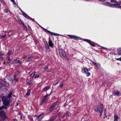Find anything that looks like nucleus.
<instances>
[{
    "mask_svg": "<svg viewBox=\"0 0 121 121\" xmlns=\"http://www.w3.org/2000/svg\"><path fill=\"white\" fill-rule=\"evenodd\" d=\"M67 35L71 39H77L78 38V37L75 35Z\"/></svg>",
    "mask_w": 121,
    "mask_h": 121,
    "instance_id": "nucleus-9",
    "label": "nucleus"
},
{
    "mask_svg": "<svg viewBox=\"0 0 121 121\" xmlns=\"http://www.w3.org/2000/svg\"><path fill=\"white\" fill-rule=\"evenodd\" d=\"M59 82V81H58L57 82H56L55 83H54V84H53V85H57V84H58V83Z\"/></svg>",
    "mask_w": 121,
    "mask_h": 121,
    "instance_id": "nucleus-47",
    "label": "nucleus"
},
{
    "mask_svg": "<svg viewBox=\"0 0 121 121\" xmlns=\"http://www.w3.org/2000/svg\"><path fill=\"white\" fill-rule=\"evenodd\" d=\"M50 88V87L49 86H47L43 89V90L44 91H45L46 90H48Z\"/></svg>",
    "mask_w": 121,
    "mask_h": 121,
    "instance_id": "nucleus-14",
    "label": "nucleus"
},
{
    "mask_svg": "<svg viewBox=\"0 0 121 121\" xmlns=\"http://www.w3.org/2000/svg\"><path fill=\"white\" fill-rule=\"evenodd\" d=\"M18 21H19V22L21 23V24H22V23H23L22 22V21L21 20V19H18Z\"/></svg>",
    "mask_w": 121,
    "mask_h": 121,
    "instance_id": "nucleus-39",
    "label": "nucleus"
},
{
    "mask_svg": "<svg viewBox=\"0 0 121 121\" xmlns=\"http://www.w3.org/2000/svg\"><path fill=\"white\" fill-rule=\"evenodd\" d=\"M2 99L4 105L0 107V110H2L4 109H6L8 108L7 106L9 105L11 100L10 99H7L6 97L5 96H2Z\"/></svg>",
    "mask_w": 121,
    "mask_h": 121,
    "instance_id": "nucleus-1",
    "label": "nucleus"
},
{
    "mask_svg": "<svg viewBox=\"0 0 121 121\" xmlns=\"http://www.w3.org/2000/svg\"><path fill=\"white\" fill-rule=\"evenodd\" d=\"M44 43L45 44V45H46L47 44H48V43H47V41H45L44 42Z\"/></svg>",
    "mask_w": 121,
    "mask_h": 121,
    "instance_id": "nucleus-53",
    "label": "nucleus"
},
{
    "mask_svg": "<svg viewBox=\"0 0 121 121\" xmlns=\"http://www.w3.org/2000/svg\"><path fill=\"white\" fill-rule=\"evenodd\" d=\"M33 57L32 56H30L27 59L26 61L27 62H29L31 61Z\"/></svg>",
    "mask_w": 121,
    "mask_h": 121,
    "instance_id": "nucleus-13",
    "label": "nucleus"
},
{
    "mask_svg": "<svg viewBox=\"0 0 121 121\" xmlns=\"http://www.w3.org/2000/svg\"><path fill=\"white\" fill-rule=\"evenodd\" d=\"M88 71V69L86 68H84V69L82 70V71L84 73L86 74Z\"/></svg>",
    "mask_w": 121,
    "mask_h": 121,
    "instance_id": "nucleus-11",
    "label": "nucleus"
},
{
    "mask_svg": "<svg viewBox=\"0 0 121 121\" xmlns=\"http://www.w3.org/2000/svg\"><path fill=\"white\" fill-rule=\"evenodd\" d=\"M3 54L2 53H0V58L2 59L3 58L2 57Z\"/></svg>",
    "mask_w": 121,
    "mask_h": 121,
    "instance_id": "nucleus-32",
    "label": "nucleus"
},
{
    "mask_svg": "<svg viewBox=\"0 0 121 121\" xmlns=\"http://www.w3.org/2000/svg\"><path fill=\"white\" fill-rule=\"evenodd\" d=\"M6 59L8 60L7 63H9L11 61V60L10 58L8 56L7 57Z\"/></svg>",
    "mask_w": 121,
    "mask_h": 121,
    "instance_id": "nucleus-21",
    "label": "nucleus"
},
{
    "mask_svg": "<svg viewBox=\"0 0 121 121\" xmlns=\"http://www.w3.org/2000/svg\"><path fill=\"white\" fill-rule=\"evenodd\" d=\"M117 60H120L121 61V57L120 58H118L116 59Z\"/></svg>",
    "mask_w": 121,
    "mask_h": 121,
    "instance_id": "nucleus-40",
    "label": "nucleus"
},
{
    "mask_svg": "<svg viewBox=\"0 0 121 121\" xmlns=\"http://www.w3.org/2000/svg\"><path fill=\"white\" fill-rule=\"evenodd\" d=\"M22 24L23 25V27L26 30H27V28L24 24L23 23H22Z\"/></svg>",
    "mask_w": 121,
    "mask_h": 121,
    "instance_id": "nucleus-26",
    "label": "nucleus"
},
{
    "mask_svg": "<svg viewBox=\"0 0 121 121\" xmlns=\"http://www.w3.org/2000/svg\"><path fill=\"white\" fill-rule=\"evenodd\" d=\"M90 73L88 72L87 73H86V77H88L90 75Z\"/></svg>",
    "mask_w": 121,
    "mask_h": 121,
    "instance_id": "nucleus-29",
    "label": "nucleus"
},
{
    "mask_svg": "<svg viewBox=\"0 0 121 121\" xmlns=\"http://www.w3.org/2000/svg\"><path fill=\"white\" fill-rule=\"evenodd\" d=\"M23 14L25 17H26V18H27L28 19H29L30 20H32L33 21L35 22V21L34 20V19H32V18L31 17H30L29 16L27 15L25 13H23Z\"/></svg>",
    "mask_w": 121,
    "mask_h": 121,
    "instance_id": "nucleus-8",
    "label": "nucleus"
},
{
    "mask_svg": "<svg viewBox=\"0 0 121 121\" xmlns=\"http://www.w3.org/2000/svg\"><path fill=\"white\" fill-rule=\"evenodd\" d=\"M118 117L117 115H115L114 116V121H118Z\"/></svg>",
    "mask_w": 121,
    "mask_h": 121,
    "instance_id": "nucleus-17",
    "label": "nucleus"
},
{
    "mask_svg": "<svg viewBox=\"0 0 121 121\" xmlns=\"http://www.w3.org/2000/svg\"><path fill=\"white\" fill-rule=\"evenodd\" d=\"M117 52L119 55H121V48H118Z\"/></svg>",
    "mask_w": 121,
    "mask_h": 121,
    "instance_id": "nucleus-12",
    "label": "nucleus"
},
{
    "mask_svg": "<svg viewBox=\"0 0 121 121\" xmlns=\"http://www.w3.org/2000/svg\"><path fill=\"white\" fill-rule=\"evenodd\" d=\"M99 0L100 1H102L103 2H104V1H105L104 0Z\"/></svg>",
    "mask_w": 121,
    "mask_h": 121,
    "instance_id": "nucleus-54",
    "label": "nucleus"
},
{
    "mask_svg": "<svg viewBox=\"0 0 121 121\" xmlns=\"http://www.w3.org/2000/svg\"><path fill=\"white\" fill-rule=\"evenodd\" d=\"M101 113H100V116H100H100H101Z\"/></svg>",
    "mask_w": 121,
    "mask_h": 121,
    "instance_id": "nucleus-62",
    "label": "nucleus"
},
{
    "mask_svg": "<svg viewBox=\"0 0 121 121\" xmlns=\"http://www.w3.org/2000/svg\"><path fill=\"white\" fill-rule=\"evenodd\" d=\"M30 90H29L28 91L27 93H26V95H27L29 96L30 94Z\"/></svg>",
    "mask_w": 121,
    "mask_h": 121,
    "instance_id": "nucleus-23",
    "label": "nucleus"
},
{
    "mask_svg": "<svg viewBox=\"0 0 121 121\" xmlns=\"http://www.w3.org/2000/svg\"><path fill=\"white\" fill-rule=\"evenodd\" d=\"M27 56V55H25L23 56V59H25L26 58Z\"/></svg>",
    "mask_w": 121,
    "mask_h": 121,
    "instance_id": "nucleus-44",
    "label": "nucleus"
},
{
    "mask_svg": "<svg viewBox=\"0 0 121 121\" xmlns=\"http://www.w3.org/2000/svg\"><path fill=\"white\" fill-rule=\"evenodd\" d=\"M47 99V98H44V99L42 100L41 102V104L42 105L45 101Z\"/></svg>",
    "mask_w": 121,
    "mask_h": 121,
    "instance_id": "nucleus-18",
    "label": "nucleus"
},
{
    "mask_svg": "<svg viewBox=\"0 0 121 121\" xmlns=\"http://www.w3.org/2000/svg\"><path fill=\"white\" fill-rule=\"evenodd\" d=\"M14 121H18L17 119H14Z\"/></svg>",
    "mask_w": 121,
    "mask_h": 121,
    "instance_id": "nucleus-56",
    "label": "nucleus"
},
{
    "mask_svg": "<svg viewBox=\"0 0 121 121\" xmlns=\"http://www.w3.org/2000/svg\"><path fill=\"white\" fill-rule=\"evenodd\" d=\"M2 85V84L0 82V88H1Z\"/></svg>",
    "mask_w": 121,
    "mask_h": 121,
    "instance_id": "nucleus-51",
    "label": "nucleus"
},
{
    "mask_svg": "<svg viewBox=\"0 0 121 121\" xmlns=\"http://www.w3.org/2000/svg\"><path fill=\"white\" fill-rule=\"evenodd\" d=\"M54 109H53L52 108H50V109L49 110V111L50 112H52L53 110Z\"/></svg>",
    "mask_w": 121,
    "mask_h": 121,
    "instance_id": "nucleus-50",
    "label": "nucleus"
},
{
    "mask_svg": "<svg viewBox=\"0 0 121 121\" xmlns=\"http://www.w3.org/2000/svg\"><path fill=\"white\" fill-rule=\"evenodd\" d=\"M35 73L36 72H34V73H32L30 75V77L32 78L35 75Z\"/></svg>",
    "mask_w": 121,
    "mask_h": 121,
    "instance_id": "nucleus-24",
    "label": "nucleus"
},
{
    "mask_svg": "<svg viewBox=\"0 0 121 121\" xmlns=\"http://www.w3.org/2000/svg\"><path fill=\"white\" fill-rule=\"evenodd\" d=\"M34 41L35 43H39V41L36 39H35Z\"/></svg>",
    "mask_w": 121,
    "mask_h": 121,
    "instance_id": "nucleus-37",
    "label": "nucleus"
},
{
    "mask_svg": "<svg viewBox=\"0 0 121 121\" xmlns=\"http://www.w3.org/2000/svg\"><path fill=\"white\" fill-rule=\"evenodd\" d=\"M18 105V103L17 104L16 106H17Z\"/></svg>",
    "mask_w": 121,
    "mask_h": 121,
    "instance_id": "nucleus-60",
    "label": "nucleus"
},
{
    "mask_svg": "<svg viewBox=\"0 0 121 121\" xmlns=\"http://www.w3.org/2000/svg\"><path fill=\"white\" fill-rule=\"evenodd\" d=\"M63 83L61 84V85L60 86L61 87H62L63 86Z\"/></svg>",
    "mask_w": 121,
    "mask_h": 121,
    "instance_id": "nucleus-52",
    "label": "nucleus"
},
{
    "mask_svg": "<svg viewBox=\"0 0 121 121\" xmlns=\"http://www.w3.org/2000/svg\"><path fill=\"white\" fill-rule=\"evenodd\" d=\"M57 103V102H56L54 103L52 106L50 108H51L52 109H53L56 106V104Z\"/></svg>",
    "mask_w": 121,
    "mask_h": 121,
    "instance_id": "nucleus-16",
    "label": "nucleus"
},
{
    "mask_svg": "<svg viewBox=\"0 0 121 121\" xmlns=\"http://www.w3.org/2000/svg\"><path fill=\"white\" fill-rule=\"evenodd\" d=\"M39 77V75H36L35 77L34 78H38Z\"/></svg>",
    "mask_w": 121,
    "mask_h": 121,
    "instance_id": "nucleus-41",
    "label": "nucleus"
},
{
    "mask_svg": "<svg viewBox=\"0 0 121 121\" xmlns=\"http://www.w3.org/2000/svg\"><path fill=\"white\" fill-rule=\"evenodd\" d=\"M90 61H92V62L93 64V65H95L96 64V63H97L94 62L92 60H90Z\"/></svg>",
    "mask_w": 121,
    "mask_h": 121,
    "instance_id": "nucleus-43",
    "label": "nucleus"
},
{
    "mask_svg": "<svg viewBox=\"0 0 121 121\" xmlns=\"http://www.w3.org/2000/svg\"><path fill=\"white\" fill-rule=\"evenodd\" d=\"M48 43L49 45V46L52 48L53 47V44L52 41L50 40V39L49 42Z\"/></svg>",
    "mask_w": 121,
    "mask_h": 121,
    "instance_id": "nucleus-10",
    "label": "nucleus"
},
{
    "mask_svg": "<svg viewBox=\"0 0 121 121\" xmlns=\"http://www.w3.org/2000/svg\"><path fill=\"white\" fill-rule=\"evenodd\" d=\"M65 115H63V117H64V116H65Z\"/></svg>",
    "mask_w": 121,
    "mask_h": 121,
    "instance_id": "nucleus-61",
    "label": "nucleus"
},
{
    "mask_svg": "<svg viewBox=\"0 0 121 121\" xmlns=\"http://www.w3.org/2000/svg\"><path fill=\"white\" fill-rule=\"evenodd\" d=\"M1 36L0 35V38H1Z\"/></svg>",
    "mask_w": 121,
    "mask_h": 121,
    "instance_id": "nucleus-63",
    "label": "nucleus"
},
{
    "mask_svg": "<svg viewBox=\"0 0 121 121\" xmlns=\"http://www.w3.org/2000/svg\"><path fill=\"white\" fill-rule=\"evenodd\" d=\"M68 111H66V113H67V116H66V117H68L69 116V115L68 113Z\"/></svg>",
    "mask_w": 121,
    "mask_h": 121,
    "instance_id": "nucleus-46",
    "label": "nucleus"
},
{
    "mask_svg": "<svg viewBox=\"0 0 121 121\" xmlns=\"http://www.w3.org/2000/svg\"><path fill=\"white\" fill-rule=\"evenodd\" d=\"M36 121H36V120H37V119H36Z\"/></svg>",
    "mask_w": 121,
    "mask_h": 121,
    "instance_id": "nucleus-64",
    "label": "nucleus"
},
{
    "mask_svg": "<svg viewBox=\"0 0 121 121\" xmlns=\"http://www.w3.org/2000/svg\"><path fill=\"white\" fill-rule=\"evenodd\" d=\"M29 119L31 120V121H33V118L32 117H30L29 118Z\"/></svg>",
    "mask_w": 121,
    "mask_h": 121,
    "instance_id": "nucleus-42",
    "label": "nucleus"
},
{
    "mask_svg": "<svg viewBox=\"0 0 121 121\" xmlns=\"http://www.w3.org/2000/svg\"><path fill=\"white\" fill-rule=\"evenodd\" d=\"M39 26H40V27H41L42 28V29H43L44 30H45V29L44 28H43V27H42L40 25H39Z\"/></svg>",
    "mask_w": 121,
    "mask_h": 121,
    "instance_id": "nucleus-55",
    "label": "nucleus"
},
{
    "mask_svg": "<svg viewBox=\"0 0 121 121\" xmlns=\"http://www.w3.org/2000/svg\"><path fill=\"white\" fill-rule=\"evenodd\" d=\"M48 96V94H46L44 97V98H46V97H47Z\"/></svg>",
    "mask_w": 121,
    "mask_h": 121,
    "instance_id": "nucleus-48",
    "label": "nucleus"
},
{
    "mask_svg": "<svg viewBox=\"0 0 121 121\" xmlns=\"http://www.w3.org/2000/svg\"><path fill=\"white\" fill-rule=\"evenodd\" d=\"M6 36V35L5 34L3 36H1V39H3Z\"/></svg>",
    "mask_w": 121,
    "mask_h": 121,
    "instance_id": "nucleus-31",
    "label": "nucleus"
},
{
    "mask_svg": "<svg viewBox=\"0 0 121 121\" xmlns=\"http://www.w3.org/2000/svg\"><path fill=\"white\" fill-rule=\"evenodd\" d=\"M97 67H99L100 66V64L96 63V64L95 65Z\"/></svg>",
    "mask_w": 121,
    "mask_h": 121,
    "instance_id": "nucleus-34",
    "label": "nucleus"
},
{
    "mask_svg": "<svg viewBox=\"0 0 121 121\" xmlns=\"http://www.w3.org/2000/svg\"><path fill=\"white\" fill-rule=\"evenodd\" d=\"M110 1L112 3H115V2H117V1H115V0H111Z\"/></svg>",
    "mask_w": 121,
    "mask_h": 121,
    "instance_id": "nucleus-35",
    "label": "nucleus"
},
{
    "mask_svg": "<svg viewBox=\"0 0 121 121\" xmlns=\"http://www.w3.org/2000/svg\"><path fill=\"white\" fill-rule=\"evenodd\" d=\"M95 111L100 113H101L103 112V110L101 107L100 106H98L95 109Z\"/></svg>",
    "mask_w": 121,
    "mask_h": 121,
    "instance_id": "nucleus-4",
    "label": "nucleus"
},
{
    "mask_svg": "<svg viewBox=\"0 0 121 121\" xmlns=\"http://www.w3.org/2000/svg\"><path fill=\"white\" fill-rule=\"evenodd\" d=\"M43 68L44 69V70H46L47 69H48V67L47 66H46L45 67Z\"/></svg>",
    "mask_w": 121,
    "mask_h": 121,
    "instance_id": "nucleus-33",
    "label": "nucleus"
},
{
    "mask_svg": "<svg viewBox=\"0 0 121 121\" xmlns=\"http://www.w3.org/2000/svg\"><path fill=\"white\" fill-rule=\"evenodd\" d=\"M17 60H14L13 62V63L14 64H15L16 63H17Z\"/></svg>",
    "mask_w": 121,
    "mask_h": 121,
    "instance_id": "nucleus-28",
    "label": "nucleus"
},
{
    "mask_svg": "<svg viewBox=\"0 0 121 121\" xmlns=\"http://www.w3.org/2000/svg\"><path fill=\"white\" fill-rule=\"evenodd\" d=\"M0 117L4 120L7 117L5 112L3 111L0 112Z\"/></svg>",
    "mask_w": 121,
    "mask_h": 121,
    "instance_id": "nucleus-3",
    "label": "nucleus"
},
{
    "mask_svg": "<svg viewBox=\"0 0 121 121\" xmlns=\"http://www.w3.org/2000/svg\"><path fill=\"white\" fill-rule=\"evenodd\" d=\"M13 77H14V79L15 81L16 82L18 81V80L17 78V76L16 75H15L13 76Z\"/></svg>",
    "mask_w": 121,
    "mask_h": 121,
    "instance_id": "nucleus-20",
    "label": "nucleus"
},
{
    "mask_svg": "<svg viewBox=\"0 0 121 121\" xmlns=\"http://www.w3.org/2000/svg\"><path fill=\"white\" fill-rule=\"evenodd\" d=\"M52 90L51 92H50V94H49V95H51V93H52Z\"/></svg>",
    "mask_w": 121,
    "mask_h": 121,
    "instance_id": "nucleus-59",
    "label": "nucleus"
},
{
    "mask_svg": "<svg viewBox=\"0 0 121 121\" xmlns=\"http://www.w3.org/2000/svg\"><path fill=\"white\" fill-rule=\"evenodd\" d=\"M43 114H41L37 116V120L38 121H40L43 118Z\"/></svg>",
    "mask_w": 121,
    "mask_h": 121,
    "instance_id": "nucleus-7",
    "label": "nucleus"
},
{
    "mask_svg": "<svg viewBox=\"0 0 121 121\" xmlns=\"http://www.w3.org/2000/svg\"><path fill=\"white\" fill-rule=\"evenodd\" d=\"M12 92H10L7 96V98L8 99H9L11 98V95H12Z\"/></svg>",
    "mask_w": 121,
    "mask_h": 121,
    "instance_id": "nucleus-19",
    "label": "nucleus"
},
{
    "mask_svg": "<svg viewBox=\"0 0 121 121\" xmlns=\"http://www.w3.org/2000/svg\"><path fill=\"white\" fill-rule=\"evenodd\" d=\"M56 118V116H54L52 117L48 121H52L54 120Z\"/></svg>",
    "mask_w": 121,
    "mask_h": 121,
    "instance_id": "nucleus-15",
    "label": "nucleus"
},
{
    "mask_svg": "<svg viewBox=\"0 0 121 121\" xmlns=\"http://www.w3.org/2000/svg\"><path fill=\"white\" fill-rule=\"evenodd\" d=\"M4 10L5 12L6 13H8V10L6 9H4Z\"/></svg>",
    "mask_w": 121,
    "mask_h": 121,
    "instance_id": "nucleus-36",
    "label": "nucleus"
},
{
    "mask_svg": "<svg viewBox=\"0 0 121 121\" xmlns=\"http://www.w3.org/2000/svg\"><path fill=\"white\" fill-rule=\"evenodd\" d=\"M84 40L86 42L89 43L90 45H91L92 46L94 47L95 46V45L94 44V43L92 41H91L89 40L88 39H85Z\"/></svg>",
    "mask_w": 121,
    "mask_h": 121,
    "instance_id": "nucleus-5",
    "label": "nucleus"
},
{
    "mask_svg": "<svg viewBox=\"0 0 121 121\" xmlns=\"http://www.w3.org/2000/svg\"><path fill=\"white\" fill-rule=\"evenodd\" d=\"M13 4H15V5H16V3L15 2H14H14H13Z\"/></svg>",
    "mask_w": 121,
    "mask_h": 121,
    "instance_id": "nucleus-57",
    "label": "nucleus"
},
{
    "mask_svg": "<svg viewBox=\"0 0 121 121\" xmlns=\"http://www.w3.org/2000/svg\"><path fill=\"white\" fill-rule=\"evenodd\" d=\"M11 51L9 52L8 53L7 55H8V56H9L11 54Z\"/></svg>",
    "mask_w": 121,
    "mask_h": 121,
    "instance_id": "nucleus-45",
    "label": "nucleus"
},
{
    "mask_svg": "<svg viewBox=\"0 0 121 121\" xmlns=\"http://www.w3.org/2000/svg\"><path fill=\"white\" fill-rule=\"evenodd\" d=\"M45 30L46 31V32H48L52 35H53V33H52V32H51L50 31L48 30L45 29Z\"/></svg>",
    "mask_w": 121,
    "mask_h": 121,
    "instance_id": "nucleus-22",
    "label": "nucleus"
},
{
    "mask_svg": "<svg viewBox=\"0 0 121 121\" xmlns=\"http://www.w3.org/2000/svg\"><path fill=\"white\" fill-rule=\"evenodd\" d=\"M11 0L13 2H14V0Z\"/></svg>",
    "mask_w": 121,
    "mask_h": 121,
    "instance_id": "nucleus-58",
    "label": "nucleus"
},
{
    "mask_svg": "<svg viewBox=\"0 0 121 121\" xmlns=\"http://www.w3.org/2000/svg\"><path fill=\"white\" fill-rule=\"evenodd\" d=\"M59 51L60 56L61 57H64L66 56L65 51L62 49H60Z\"/></svg>",
    "mask_w": 121,
    "mask_h": 121,
    "instance_id": "nucleus-2",
    "label": "nucleus"
},
{
    "mask_svg": "<svg viewBox=\"0 0 121 121\" xmlns=\"http://www.w3.org/2000/svg\"><path fill=\"white\" fill-rule=\"evenodd\" d=\"M103 4L104 5H105L107 6H108L111 7H113V4H112L111 3H110L108 2H105L103 3Z\"/></svg>",
    "mask_w": 121,
    "mask_h": 121,
    "instance_id": "nucleus-6",
    "label": "nucleus"
},
{
    "mask_svg": "<svg viewBox=\"0 0 121 121\" xmlns=\"http://www.w3.org/2000/svg\"><path fill=\"white\" fill-rule=\"evenodd\" d=\"M120 93V92L118 91H117L115 92V94L117 95H118Z\"/></svg>",
    "mask_w": 121,
    "mask_h": 121,
    "instance_id": "nucleus-27",
    "label": "nucleus"
},
{
    "mask_svg": "<svg viewBox=\"0 0 121 121\" xmlns=\"http://www.w3.org/2000/svg\"><path fill=\"white\" fill-rule=\"evenodd\" d=\"M45 46L46 48L47 49H49V46L48 44H47L46 45H45Z\"/></svg>",
    "mask_w": 121,
    "mask_h": 121,
    "instance_id": "nucleus-25",
    "label": "nucleus"
},
{
    "mask_svg": "<svg viewBox=\"0 0 121 121\" xmlns=\"http://www.w3.org/2000/svg\"><path fill=\"white\" fill-rule=\"evenodd\" d=\"M0 1L3 3L4 4H5L6 3L4 0H1Z\"/></svg>",
    "mask_w": 121,
    "mask_h": 121,
    "instance_id": "nucleus-30",
    "label": "nucleus"
},
{
    "mask_svg": "<svg viewBox=\"0 0 121 121\" xmlns=\"http://www.w3.org/2000/svg\"><path fill=\"white\" fill-rule=\"evenodd\" d=\"M22 61H20L19 60H17V63H21V62Z\"/></svg>",
    "mask_w": 121,
    "mask_h": 121,
    "instance_id": "nucleus-49",
    "label": "nucleus"
},
{
    "mask_svg": "<svg viewBox=\"0 0 121 121\" xmlns=\"http://www.w3.org/2000/svg\"><path fill=\"white\" fill-rule=\"evenodd\" d=\"M32 84V82H29L27 83V85H30Z\"/></svg>",
    "mask_w": 121,
    "mask_h": 121,
    "instance_id": "nucleus-38",
    "label": "nucleus"
}]
</instances>
